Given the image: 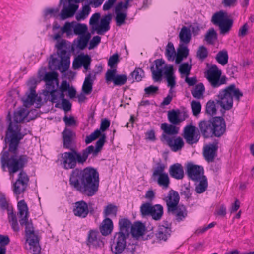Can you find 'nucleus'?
<instances>
[{
  "label": "nucleus",
  "mask_w": 254,
  "mask_h": 254,
  "mask_svg": "<svg viewBox=\"0 0 254 254\" xmlns=\"http://www.w3.org/2000/svg\"><path fill=\"white\" fill-rule=\"evenodd\" d=\"M27 84L31 86L30 90L25 96L22 98L23 105L25 107H20L14 112L13 119L15 123L11 121V116L9 113L7 119L10 121L6 133V138L9 142V150L2 152L1 154L0 162L3 170L7 168L10 174H13L22 169L27 164L29 157L25 154H20L17 152L19 141L23 138L26 132L21 131L20 126L18 123L22 122L27 116L29 112L27 108L36 103V107L40 106L42 101L40 97H38L35 91L36 81L35 79H30Z\"/></svg>",
  "instance_id": "nucleus-1"
},
{
  "label": "nucleus",
  "mask_w": 254,
  "mask_h": 254,
  "mask_svg": "<svg viewBox=\"0 0 254 254\" xmlns=\"http://www.w3.org/2000/svg\"><path fill=\"white\" fill-rule=\"evenodd\" d=\"M198 128L204 138L220 137L226 131V123L223 117L216 116L210 120L200 121Z\"/></svg>",
  "instance_id": "nucleus-2"
},
{
  "label": "nucleus",
  "mask_w": 254,
  "mask_h": 254,
  "mask_svg": "<svg viewBox=\"0 0 254 254\" xmlns=\"http://www.w3.org/2000/svg\"><path fill=\"white\" fill-rule=\"evenodd\" d=\"M80 191L88 196L96 194L99 185V174L96 169L87 167L80 171Z\"/></svg>",
  "instance_id": "nucleus-3"
},
{
  "label": "nucleus",
  "mask_w": 254,
  "mask_h": 254,
  "mask_svg": "<svg viewBox=\"0 0 254 254\" xmlns=\"http://www.w3.org/2000/svg\"><path fill=\"white\" fill-rule=\"evenodd\" d=\"M56 41L55 47L60 60L55 57L56 55H51L49 61V66L51 69H57L63 73L69 68L70 63L69 55L66 51L67 41L61 38Z\"/></svg>",
  "instance_id": "nucleus-4"
},
{
  "label": "nucleus",
  "mask_w": 254,
  "mask_h": 254,
  "mask_svg": "<svg viewBox=\"0 0 254 254\" xmlns=\"http://www.w3.org/2000/svg\"><path fill=\"white\" fill-rule=\"evenodd\" d=\"M243 96V93L234 84L219 91L216 101L221 107L220 111L222 114L223 115L225 110H229L233 107V99L239 102Z\"/></svg>",
  "instance_id": "nucleus-5"
},
{
  "label": "nucleus",
  "mask_w": 254,
  "mask_h": 254,
  "mask_svg": "<svg viewBox=\"0 0 254 254\" xmlns=\"http://www.w3.org/2000/svg\"><path fill=\"white\" fill-rule=\"evenodd\" d=\"M165 200L168 212L174 216L175 219L178 222L184 220L187 216L188 211L184 205L179 204L180 196L178 192L171 190Z\"/></svg>",
  "instance_id": "nucleus-6"
},
{
  "label": "nucleus",
  "mask_w": 254,
  "mask_h": 254,
  "mask_svg": "<svg viewBox=\"0 0 254 254\" xmlns=\"http://www.w3.org/2000/svg\"><path fill=\"white\" fill-rule=\"evenodd\" d=\"M52 31L53 34L51 37L54 40L61 38L64 34H65L67 38L73 35L79 36V23L74 21L66 22L61 27L58 22L55 21L52 25Z\"/></svg>",
  "instance_id": "nucleus-7"
},
{
  "label": "nucleus",
  "mask_w": 254,
  "mask_h": 254,
  "mask_svg": "<svg viewBox=\"0 0 254 254\" xmlns=\"http://www.w3.org/2000/svg\"><path fill=\"white\" fill-rule=\"evenodd\" d=\"M126 236L121 233H116L114 236L112 243L111 244V250L115 254H120L124 252V254H133L135 250L136 246L134 244L127 246Z\"/></svg>",
  "instance_id": "nucleus-8"
},
{
  "label": "nucleus",
  "mask_w": 254,
  "mask_h": 254,
  "mask_svg": "<svg viewBox=\"0 0 254 254\" xmlns=\"http://www.w3.org/2000/svg\"><path fill=\"white\" fill-rule=\"evenodd\" d=\"M211 22L219 27L220 33L222 35L227 34L230 31L233 23V20L228 18L227 13L223 10L215 13L212 17Z\"/></svg>",
  "instance_id": "nucleus-9"
},
{
  "label": "nucleus",
  "mask_w": 254,
  "mask_h": 254,
  "mask_svg": "<svg viewBox=\"0 0 254 254\" xmlns=\"http://www.w3.org/2000/svg\"><path fill=\"white\" fill-rule=\"evenodd\" d=\"M21 225L25 226L26 241L29 244V249L33 254H39L41 251L37 235L35 234L33 224L28 219Z\"/></svg>",
  "instance_id": "nucleus-10"
},
{
  "label": "nucleus",
  "mask_w": 254,
  "mask_h": 254,
  "mask_svg": "<svg viewBox=\"0 0 254 254\" xmlns=\"http://www.w3.org/2000/svg\"><path fill=\"white\" fill-rule=\"evenodd\" d=\"M79 0H60L62 8L59 14V19L65 20L73 17L78 8Z\"/></svg>",
  "instance_id": "nucleus-11"
},
{
  "label": "nucleus",
  "mask_w": 254,
  "mask_h": 254,
  "mask_svg": "<svg viewBox=\"0 0 254 254\" xmlns=\"http://www.w3.org/2000/svg\"><path fill=\"white\" fill-rule=\"evenodd\" d=\"M221 71L216 65H212L206 72L205 77L213 88H218L226 83V77L221 76Z\"/></svg>",
  "instance_id": "nucleus-12"
},
{
  "label": "nucleus",
  "mask_w": 254,
  "mask_h": 254,
  "mask_svg": "<svg viewBox=\"0 0 254 254\" xmlns=\"http://www.w3.org/2000/svg\"><path fill=\"white\" fill-rule=\"evenodd\" d=\"M165 165L162 163H158L154 168L151 179L156 181L159 186L167 189L170 183V179L167 173L164 172Z\"/></svg>",
  "instance_id": "nucleus-13"
},
{
  "label": "nucleus",
  "mask_w": 254,
  "mask_h": 254,
  "mask_svg": "<svg viewBox=\"0 0 254 254\" xmlns=\"http://www.w3.org/2000/svg\"><path fill=\"white\" fill-rule=\"evenodd\" d=\"M100 136V138L96 142L95 147L90 145L82 150V153H80V164H83L86 161L89 154H92L93 157H96L101 151L106 142V136L105 134H101Z\"/></svg>",
  "instance_id": "nucleus-14"
},
{
  "label": "nucleus",
  "mask_w": 254,
  "mask_h": 254,
  "mask_svg": "<svg viewBox=\"0 0 254 254\" xmlns=\"http://www.w3.org/2000/svg\"><path fill=\"white\" fill-rule=\"evenodd\" d=\"M58 161L62 168L68 170L74 168L77 162H79V153L72 151L64 152L61 154Z\"/></svg>",
  "instance_id": "nucleus-15"
},
{
  "label": "nucleus",
  "mask_w": 254,
  "mask_h": 254,
  "mask_svg": "<svg viewBox=\"0 0 254 254\" xmlns=\"http://www.w3.org/2000/svg\"><path fill=\"white\" fill-rule=\"evenodd\" d=\"M58 77L56 72H49L45 74L43 78L46 83L47 91L50 93L51 96H55L54 94L58 92L56 90L59 85Z\"/></svg>",
  "instance_id": "nucleus-16"
},
{
  "label": "nucleus",
  "mask_w": 254,
  "mask_h": 254,
  "mask_svg": "<svg viewBox=\"0 0 254 254\" xmlns=\"http://www.w3.org/2000/svg\"><path fill=\"white\" fill-rule=\"evenodd\" d=\"M116 68L108 69L105 74V80L107 83L113 82L115 86H121L126 84L127 78L125 74H116Z\"/></svg>",
  "instance_id": "nucleus-17"
},
{
  "label": "nucleus",
  "mask_w": 254,
  "mask_h": 254,
  "mask_svg": "<svg viewBox=\"0 0 254 254\" xmlns=\"http://www.w3.org/2000/svg\"><path fill=\"white\" fill-rule=\"evenodd\" d=\"M186 173L189 178L194 182H198L204 176L203 167L191 162L188 163L186 166Z\"/></svg>",
  "instance_id": "nucleus-18"
},
{
  "label": "nucleus",
  "mask_w": 254,
  "mask_h": 254,
  "mask_svg": "<svg viewBox=\"0 0 254 254\" xmlns=\"http://www.w3.org/2000/svg\"><path fill=\"white\" fill-rule=\"evenodd\" d=\"M29 181L27 174L24 171L20 172L17 179L14 184V193L16 195L20 194L25 190Z\"/></svg>",
  "instance_id": "nucleus-19"
},
{
  "label": "nucleus",
  "mask_w": 254,
  "mask_h": 254,
  "mask_svg": "<svg viewBox=\"0 0 254 254\" xmlns=\"http://www.w3.org/2000/svg\"><path fill=\"white\" fill-rule=\"evenodd\" d=\"M54 95V96H51V101L53 103H56V107L61 108L65 112L71 110V104L68 100L64 98V94L59 93V92L58 91Z\"/></svg>",
  "instance_id": "nucleus-20"
},
{
  "label": "nucleus",
  "mask_w": 254,
  "mask_h": 254,
  "mask_svg": "<svg viewBox=\"0 0 254 254\" xmlns=\"http://www.w3.org/2000/svg\"><path fill=\"white\" fill-rule=\"evenodd\" d=\"M161 140L162 142H166L172 150L174 152L181 150L184 145V141L181 137L174 138L173 137H170L166 134H162L161 137Z\"/></svg>",
  "instance_id": "nucleus-21"
},
{
  "label": "nucleus",
  "mask_w": 254,
  "mask_h": 254,
  "mask_svg": "<svg viewBox=\"0 0 254 254\" xmlns=\"http://www.w3.org/2000/svg\"><path fill=\"white\" fill-rule=\"evenodd\" d=\"M112 20V14L108 13L104 16L100 20V24L96 26H92V33L94 31L99 35H103L105 32L110 30V23Z\"/></svg>",
  "instance_id": "nucleus-22"
},
{
  "label": "nucleus",
  "mask_w": 254,
  "mask_h": 254,
  "mask_svg": "<svg viewBox=\"0 0 254 254\" xmlns=\"http://www.w3.org/2000/svg\"><path fill=\"white\" fill-rule=\"evenodd\" d=\"M184 137L189 144L196 143L200 136L199 134L196 133L195 126L191 125L187 126L184 128Z\"/></svg>",
  "instance_id": "nucleus-23"
},
{
  "label": "nucleus",
  "mask_w": 254,
  "mask_h": 254,
  "mask_svg": "<svg viewBox=\"0 0 254 254\" xmlns=\"http://www.w3.org/2000/svg\"><path fill=\"white\" fill-rule=\"evenodd\" d=\"M86 242L88 246H92L96 248L104 245L100 233L97 230H91L88 232Z\"/></svg>",
  "instance_id": "nucleus-24"
},
{
  "label": "nucleus",
  "mask_w": 254,
  "mask_h": 254,
  "mask_svg": "<svg viewBox=\"0 0 254 254\" xmlns=\"http://www.w3.org/2000/svg\"><path fill=\"white\" fill-rule=\"evenodd\" d=\"M218 148L217 142L209 143L204 147L203 156L207 162H212L214 161V158L217 155Z\"/></svg>",
  "instance_id": "nucleus-25"
},
{
  "label": "nucleus",
  "mask_w": 254,
  "mask_h": 254,
  "mask_svg": "<svg viewBox=\"0 0 254 254\" xmlns=\"http://www.w3.org/2000/svg\"><path fill=\"white\" fill-rule=\"evenodd\" d=\"M18 214L20 218L19 222L22 224L26 222L29 216V209L27 203L24 200L19 201L17 203Z\"/></svg>",
  "instance_id": "nucleus-26"
},
{
  "label": "nucleus",
  "mask_w": 254,
  "mask_h": 254,
  "mask_svg": "<svg viewBox=\"0 0 254 254\" xmlns=\"http://www.w3.org/2000/svg\"><path fill=\"white\" fill-rule=\"evenodd\" d=\"M64 146L68 149H71L72 147L75 134L74 132L69 129L65 128L62 133Z\"/></svg>",
  "instance_id": "nucleus-27"
},
{
  "label": "nucleus",
  "mask_w": 254,
  "mask_h": 254,
  "mask_svg": "<svg viewBox=\"0 0 254 254\" xmlns=\"http://www.w3.org/2000/svg\"><path fill=\"white\" fill-rule=\"evenodd\" d=\"M169 173L171 177L177 180H181L184 177L183 167L180 163H177L171 165Z\"/></svg>",
  "instance_id": "nucleus-28"
},
{
  "label": "nucleus",
  "mask_w": 254,
  "mask_h": 254,
  "mask_svg": "<svg viewBox=\"0 0 254 254\" xmlns=\"http://www.w3.org/2000/svg\"><path fill=\"white\" fill-rule=\"evenodd\" d=\"M95 78V73L93 75L91 73L87 74L82 87V92L84 94L89 95L92 92L93 84Z\"/></svg>",
  "instance_id": "nucleus-29"
},
{
  "label": "nucleus",
  "mask_w": 254,
  "mask_h": 254,
  "mask_svg": "<svg viewBox=\"0 0 254 254\" xmlns=\"http://www.w3.org/2000/svg\"><path fill=\"white\" fill-rule=\"evenodd\" d=\"M118 224L119 231L117 233H121L129 237L132 226L131 222L128 218H124L119 219Z\"/></svg>",
  "instance_id": "nucleus-30"
},
{
  "label": "nucleus",
  "mask_w": 254,
  "mask_h": 254,
  "mask_svg": "<svg viewBox=\"0 0 254 254\" xmlns=\"http://www.w3.org/2000/svg\"><path fill=\"white\" fill-rule=\"evenodd\" d=\"M113 227L112 220L109 218H105L99 227L100 232L103 236H106L111 234Z\"/></svg>",
  "instance_id": "nucleus-31"
},
{
  "label": "nucleus",
  "mask_w": 254,
  "mask_h": 254,
  "mask_svg": "<svg viewBox=\"0 0 254 254\" xmlns=\"http://www.w3.org/2000/svg\"><path fill=\"white\" fill-rule=\"evenodd\" d=\"M165 71L164 72L166 80L167 81V85L168 87L173 89L176 85L175 76L174 75L173 66L166 65L164 67Z\"/></svg>",
  "instance_id": "nucleus-32"
},
{
  "label": "nucleus",
  "mask_w": 254,
  "mask_h": 254,
  "mask_svg": "<svg viewBox=\"0 0 254 254\" xmlns=\"http://www.w3.org/2000/svg\"><path fill=\"white\" fill-rule=\"evenodd\" d=\"M145 230V225L140 221H137L132 225L130 232L132 236L136 238H138L143 236Z\"/></svg>",
  "instance_id": "nucleus-33"
},
{
  "label": "nucleus",
  "mask_w": 254,
  "mask_h": 254,
  "mask_svg": "<svg viewBox=\"0 0 254 254\" xmlns=\"http://www.w3.org/2000/svg\"><path fill=\"white\" fill-rule=\"evenodd\" d=\"M171 228L168 226L164 225L159 226L155 236L157 239L159 241H166L171 235Z\"/></svg>",
  "instance_id": "nucleus-34"
},
{
  "label": "nucleus",
  "mask_w": 254,
  "mask_h": 254,
  "mask_svg": "<svg viewBox=\"0 0 254 254\" xmlns=\"http://www.w3.org/2000/svg\"><path fill=\"white\" fill-rule=\"evenodd\" d=\"M68 92V96L72 99L75 97L76 91L74 87L70 86L69 83L66 80L62 81L59 87V93L64 94L65 92Z\"/></svg>",
  "instance_id": "nucleus-35"
},
{
  "label": "nucleus",
  "mask_w": 254,
  "mask_h": 254,
  "mask_svg": "<svg viewBox=\"0 0 254 254\" xmlns=\"http://www.w3.org/2000/svg\"><path fill=\"white\" fill-rule=\"evenodd\" d=\"M179 37L181 43L188 44L192 38L191 30L186 26H183L180 31Z\"/></svg>",
  "instance_id": "nucleus-36"
},
{
  "label": "nucleus",
  "mask_w": 254,
  "mask_h": 254,
  "mask_svg": "<svg viewBox=\"0 0 254 254\" xmlns=\"http://www.w3.org/2000/svg\"><path fill=\"white\" fill-rule=\"evenodd\" d=\"M91 62L92 59L90 56L80 53V67H83L82 72L84 73H86L90 69Z\"/></svg>",
  "instance_id": "nucleus-37"
},
{
  "label": "nucleus",
  "mask_w": 254,
  "mask_h": 254,
  "mask_svg": "<svg viewBox=\"0 0 254 254\" xmlns=\"http://www.w3.org/2000/svg\"><path fill=\"white\" fill-rule=\"evenodd\" d=\"M161 128L163 130L164 133L163 134H166L168 136L178 134L179 129V127H176L175 125H169L166 123L161 124Z\"/></svg>",
  "instance_id": "nucleus-38"
},
{
  "label": "nucleus",
  "mask_w": 254,
  "mask_h": 254,
  "mask_svg": "<svg viewBox=\"0 0 254 254\" xmlns=\"http://www.w3.org/2000/svg\"><path fill=\"white\" fill-rule=\"evenodd\" d=\"M69 183L72 187L79 190V170L76 169L72 172Z\"/></svg>",
  "instance_id": "nucleus-39"
},
{
  "label": "nucleus",
  "mask_w": 254,
  "mask_h": 254,
  "mask_svg": "<svg viewBox=\"0 0 254 254\" xmlns=\"http://www.w3.org/2000/svg\"><path fill=\"white\" fill-rule=\"evenodd\" d=\"M94 211V208L90 204L88 205L85 201L80 200V217L85 218L89 213L93 214Z\"/></svg>",
  "instance_id": "nucleus-40"
},
{
  "label": "nucleus",
  "mask_w": 254,
  "mask_h": 254,
  "mask_svg": "<svg viewBox=\"0 0 254 254\" xmlns=\"http://www.w3.org/2000/svg\"><path fill=\"white\" fill-rule=\"evenodd\" d=\"M180 111L177 109L172 110L168 111V118L169 121L173 125H177L182 122V120L179 118Z\"/></svg>",
  "instance_id": "nucleus-41"
},
{
  "label": "nucleus",
  "mask_w": 254,
  "mask_h": 254,
  "mask_svg": "<svg viewBox=\"0 0 254 254\" xmlns=\"http://www.w3.org/2000/svg\"><path fill=\"white\" fill-rule=\"evenodd\" d=\"M193 189H191L190 183L184 184L181 186L180 193L181 196H184L186 200L191 198Z\"/></svg>",
  "instance_id": "nucleus-42"
},
{
  "label": "nucleus",
  "mask_w": 254,
  "mask_h": 254,
  "mask_svg": "<svg viewBox=\"0 0 254 254\" xmlns=\"http://www.w3.org/2000/svg\"><path fill=\"white\" fill-rule=\"evenodd\" d=\"M118 208L117 206L112 203L108 204L104 208L103 211V215L105 218H108V216H111L116 217Z\"/></svg>",
  "instance_id": "nucleus-43"
},
{
  "label": "nucleus",
  "mask_w": 254,
  "mask_h": 254,
  "mask_svg": "<svg viewBox=\"0 0 254 254\" xmlns=\"http://www.w3.org/2000/svg\"><path fill=\"white\" fill-rule=\"evenodd\" d=\"M197 182H199L198 184L197 185L195 188V190L197 193H202L207 189L208 187L207 179L205 176H203Z\"/></svg>",
  "instance_id": "nucleus-44"
},
{
  "label": "nucleus",
  "mask_w": 254,
  "mask_h": 254,
  "mask_svg": "<svg viewBox=\"0 0 254 254\" xmlns=\"http://www.w3.org/2000/svg\"><path fill=\"white\" fill-rule=\"evenodd\" d=\"M153 210L151 214L152 219L156 221L160 220L163 214V207L160 204H156L153 206Z\"/></svg>",
  "instance_id": "nucleus-45"
},
{
  "label": "nucleus",
  "mask_w": 254,
  "mask_h": 254,
  "mask_svg": "<svg viewBox=\"0 0 254 254\" xmlns=\"http://www.w3.org/2000/svg\"><path fill=\"white\" fill-rule=\"evenodd\" d=\"M205 87L203 84L199 83L191 90V94L195 98L199 99L203 97Z\"/></svg>",
  "instance_id": "nucleus-46"
},
{
  "label": "nucleus",
  "mask_w": 254,
  "mask_h": 254,
  "mask_svg": "<svg viewBox=\"0 0 254 254\" xmlns=\"http://www.w3.org/2000/svg\"><path fill=\"white\" fill-rule=\"evenodd\" d=\"M217 39V34L213 28H210L206 32L204 40L210 45L214 43V42Z\"/></svg>",
  "instance_id": "nucleus-47"
},
{
  "label": "nucleus",
  "mask_w": 254,
  "mask_h": 254,
  "mask_svg": "<svg viewBox=\"0 0 254 254\" xmlns=\"http://www.w3.org/2000/svg\"><path fill=\"white\" fill-rule=\"evenodd\" d=\"M215 59L218 63L222 65L226 64L228 61V55L227 51H219L216 55Z\"/></svg>",
  "instance_id": "nucleus-48"
},
{
  "label": "nucleus",
  "mask_w": 254,
  "mask_h": 254,
  "mask_svg": "<svg viewBox=\"0 0 254 254\" xmlns=\"http://www.w3.org/2000/svg\"><path fill=\"white\" fill-rule=\"evenodd\" d=\"M59 10L58 8H48L44 11V16L45 19L51 17H59Z\"/></svg>",
  "instance_id": "nucleus-49"
},
{
  "label": "nucleus",
  "mask_w": 254,
  "mask_h": 254,
  "mask_svg": "<svg viewBox=\"0 0 254 254\" xmlns=\"http://www.w3.org/2000/svg\"><path fill=\"white\" fill-rule=\"evenodd\" d=\"M165 55L169 61H173L176 55L175 48L172 42H169L166 46Z\"/></svg>",
  "instance_id": "nucleus-50"
},
{
  "label": "nucleus",
  "mask_w": 254,
  "mask_h": 254,
  "mask_svg": "<svg viewBox=\"0 0 254 254\" xmlns=\"http://www.w3.org/2000/svg\"><path fill=\"white\" fill-rule=\"evenodd\" d=\"M153 206L150 203L146 202L141 205L140 207V212L142 216H151L153 210Z\"/></svg>",
  "instance_id": "nucleus-51"
},
{
  "label": "nucleus",
  "mask_w": 254,
  "mask_h": 254,
  "mask_svg": "<svg viewBox=\"0 0 254 254\" xmlns=\"http://www.w3.org/2000/svg\"><path fill=\"white\" fill-rule=\"evenodd\" d=\"M205 112L207 114L211 116L216 114L217 110L215 103L214 101L209 100L207 102L205 107Z\"/></svg>",
  "instance_id": "nucleus-52"
},
{
  "label": "nucleus",
  "mask_w": 254,
  "mask_h": 254,
  "mask_svg": "<svg viewBox=\"0 0 254 254\" xmlns=\"http://www.w3.org/2000/svg\"><path fill=\"white\" fill-rule=\"evenodd\" d=\"M208 55V51L206 47L203 45L200 46L196 52V57L199 60L203 61Z\"/></svg>",
  "instance_id": "nucleus-53"
},
{
  "label": "nucleus",
  "mask_w": 254,
  "mask_h": 254,
  "mask_svg": "<svg viewBox=\"0 0 254 254\" xmlns=\"http://www.w3.org/2000/svg\"><path fill=\"white\" fill-rule=\"evenodd\" d=\"M91 37L90 33L80 34V50H83L86 48Z\"/></svg>",
  "instance_id": "nucleus-54"
},
{
  "label": "nucleus",
  "mask_w": 254,
  "mask_h": 254,
  "mask_svg": "<svg viewBox=\"0 0 254 254\" xmlns=\"http://www.w3.org/2000/svg\"><path fill=\"white\" fill-rule=\"evenodd\" d=\"M115 14L116 25L117 26H121L124 25L125 23V20L127 17L126 12H115Z\"/></svg>",
  "instance_id": "nucleus-55"
},
{
  "label": "nucleus",
  "mask_w": 254,
  "mask_h": 254,
  "mask_svg": "<svg viewBox=\"0 0 254 254\" xmlns=\"http://www.w3.org/2000/svg\"><path fill=\"white\" fill-rule=\"evenodd\" d=\"M130 75L136 81L139 82L142 80L144 75V72L141 68H136L131 73Z\"/></svg>",
  "instance_id": "nucleus-56"
},
{
  "label": "nucleus",
  "mask_w": 254,
  "mask_h": 254,
  "mask_svg": "<svg viewBox=\"0 0 254 254\" xmlns=\"http://www.w3.org/2000/svg\"><path fill=\"white\" fill-rule=\"evenodd\" d=\"M150 70L152 74V78L153 80L155 81H161L163 75L162 69L155 70L154 69V65H152L150 67Z\"/></svg>",
  "instance_id": "nucleus-57"
},
{
  "label": "nucleus",
  "mask_w": 254,
  "mask_h": 254,
  "mask_svg": "<svg viewBox=\"0 0 254 254\" xmlns=\"http://www.w3.org/2000/svg\"><path fill=\"white\" fill-rule=\"evenodd\" d=\"M159 91V87L154 85H150L144 89L145 94L144 96L149 97L155 96Z\"/></svg>",
  "instance_id": "nucleus-58"
},
{
  "label": "nucleus",
  "mask_w": 254,
  "mask_h": 254,
  "mask_svg": "<svg viewBox=\"0 0 254 254\" xmlns=\"http://www.w3.org/2000/svg\"><path fill=\"white\" fill-rule=\"evenodd\" d=\"M101 135V132L100 130L97 129L89 135L86 136L85 142L86 144L91 143L94 140H96Z\"/></svg>",
  "instance_id": "nucleus-59"
},
{
  "label": "nucleus",
  "mask_w": 254,
  "mask_h": 254,
  "mask_svg": "<svg viewBox=\"0 0 254 254\" xmlns=\"http://www.w3.org/2000/svg\"><path fill=\"white\" fill-rule=\"evenodd\" d=\"M191 106L193 115L194 116H197L200 113L201 110V105L199 101L193 100L191 103Z\"/></svg>",
  "instance_id": "nucleus-60"
},
{
  "label": "nucleus",
  "mask_w": 254,
  "mask_h": 254,
  "mask_svg": "<svg viewBox=\"0 0 254 254\" xmlns=\"http://www.w3.org/2000/svg\"><path fill=\"white\" fill-rule=\"evenodd\" d=\"M119 55L117 53H115L110 56L108 60V65L112 69L116 68L118 63L119 62Z\"/></svg>",
  "instance_id": "nucleus-61"
},
{
  "label": "nucleus",
  "mask_w": 254,
  "mask_h": 254,
  "mask_svg": "<svg viewBox=\"0 0 254 254\" xmlns=\"http://www.w3.org/2000/svg\"><path fill=\"white\" fill-rule=\"evenodd\" d=\"M191 69V65L188 63H184L180 65L179 71L181 74H186L188 76Z\"/></svg>",
  "instance_id": "nucleus-62"
},
{
  "label": "nucleus",
  "mask_w": 254,
  "mask_h": 254,
  "mask_svg": "<svg viewBox=\"0 0 254 254\" xmlns=\"http://www.w3.org/2000/svg\"><path fill=\"white\" fill-rule=\"evenodd\" d=\"M9 200L3 193H0V206L3 210L8 209L9 208Z\"/></svg>",
  "instance_id": "nucleus-63"
},
{
  "label": "nucleus",
  "mask_w": 254,
  "mask_h": 254,
  "mask_svg": "<svg viewBox=\"0 0 254 254\" xmlns=\"http://www.w3.org/2000/svg\"><path fill=\"white\" fill-rule=\"evenodd\" d=\"M129 0H126L125 2L122 1L118 2L115 6V12H124L123 9H127L128 7Z\"/></svg>",
  "instance_id": "nucleus-64"
}]
</instances>
